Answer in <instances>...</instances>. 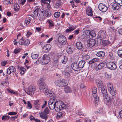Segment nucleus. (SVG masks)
Masks as SVG:
<instances>
[{
	"instance_id": "obj_34",
	"label": "nucleus",
	"mask_w": 122,
	"mask_h": 122,
	"mask_svg": "<svg viewBox=\"0 0 122 122\" xmlns=\"http://www.w3.org/2000/svg\"><path fill=\"white\" fill-rule=\"evenodd\" d=\"M20 8V7L17 4H15L14 5V9L15 11H18Z\"/></svg>"
},
{
	"instance_id": "obj_21",
	"label": "nucleus",
	"mask_w": 122,
	"mask_h": 122,
	"mask_svg": "<svg viewBox=\"0 0 122 122\" xmlns=\"http://www.w3.org/2000/svg\"><path fill=\"white\" fill-rule=\"evenodd\" d=\"M96 83L97 86L99 88V89L101 88L103 86V83L102 81L101 80H97Z\"/></svg>"
},
{
	"instance_id": "obj_2",
	"label": "nucleus",
	"mask_w": 122,
	"mask_h": 122,
	"mask_svg": "<svg viewBox=\"0 0 122 122\" xmlns=\"http://www.w3.org/2000/svg\"><path fill=\"white\" fill-rule=\"evenodd\" d=\"M92 95L94 98V102L95 106L98 105L99 103V99L97 96V88L95 87H93L92 89Z\"/></svg>"
},
{
	"instance_id": "obj_60",
	"label": "nucleus",
	"mask_w": 122,
	"mask_h": 122,
	"mask_svg": "<svg viewBox=\"0 0 122 122\" xmlns=\"http://www.w3.org/2000/svg\"><path fill=\"white\" fill-rule=\"evenodd\" d=\"M17 113L16 112H9L8 114L10 115H15Z\"/></svg>"
},
{
	"instance_id": "obj_15",
	"label": "nucleus",
	"mask_w": 122,
	"mask_h": 122,
	"mask_svg": "<svg viewBox=\"0 0 122 122\" xmlns=\"http://www.w3.org/2000/svg\"><path fill=\"white\" fill-rule=\"evenodd\" d=\"M71 66L72 69L75 71H78L80 70L78 63H77L75 62L72 64Z\"/></svg>"
},
{
	"instance_id": "obj_49",
	"label": "nucleus",
	"mask_w": 122,
	"mask_h": 122,
	"mask_svg": "<svg viewBox=\"0 0 122 122\" xmlns=\"http://www.w3.org/2000/svg\"><path fill=\"white\" fill-rule=\"evenodd\" d=\"M46 50L45 51L46 52L49 51L50 50L51 47V46L50 44H47L46 45Z\"/></svg>"
},
{
	"instance_id": "obj_41",
	"label": "nucleus",
	"mask_w": 122,
	"mask_h": 122,
	"mask_svg": "<svg viewBox=\"0 0 122 122\" xmlns=\"http://www.w3.org/2000/svg\"><path fill=\"white\" fill-rule=\"evenodd\" d=\"M45 17L44 16V15L43 13H42L41 12L40 14L38 16V19L40 20L45 19Z\"/></svg>"
},
{
	"instance_id": "obj_63",
	"label": "nucleus",
	"mask_w": 122,
	"mask_h": 122,
	"mask_svg": "<svg viewBox=\"0 0 122 122\" xmlns=\"http://www.w3.org/2000/svg\"><path fill=\"white\" fill-rule=\"evenodd\" d=\"M31 21V20L30 19H28L25 21V23L26 24H28L30 23Z\"/></svg>"
},
{
	"instance_id": "obj_19",
	"label": "nucleus",
	"mask_w": 122,
	"mask_h": 122,
	"mask_svg": "<svg viewBox=\"0 0 122 122\" xmlns=\"http://www.w3.org/2000/svg\"><path fill=\"white\" fill-rule=\"evenodd\" d=\"M39 86V88L41 92H44L47 89V86L46 84H44L43 85Z\"/></svg>"
},
{
	"instance_id": "obj_48",
	"label": "nucleus",
	"mask_w": 122,
	"mask_h": 122,
	"mask_svg": "<svg viewBox=\"0 0 122 122\" xmlns=\"http://www.w3.org/2000/svg\"><path fill=\"white\" fill-rule=\"evenodd\" d=\"M108 91L110 92V94L112 96H114L116 94V91H115L114 89H113V88L111 89L110 90H109Z\"/></svg>"
},
{
	"instance_id": "obj_14",
	"label": "nucleus",
	"mask_w": 122,
	"mask_h": 122,
	"mask_svg": "<svg viewBox=\"0 0 122 122\" xmlns=\"http://www.w3.org/2000/svg\"><path fill=\"white\" fill-rule=\"evenodd\" d=\"M51 0H41L42 2L46 4V5L47 7V8L49 10L51 7L50 5V2Z\"/></svg>"
},
{
	"instance_id": "obj_3",
	"label": "nucleus",
	"mask_w": 122,
	"mask_h": 122,
	"mask_svg": "<svg viewBox=\"0 0 122 122\" xmlns=\"http://www.w3.org/2000/svg\"><path fill=\"white\" fill-rule=\"evenodd\" d=\"M106 32L105 30H101L98 33L97 41L98 44H100L102 39L105 38L106 36Z\"/></svg>"
},
{
	"instance_id": "obj_55",
	"label": "nucleus",
	"mask_w": 122,
	"mask_h": 122,
	"mask_svg": "<svg viewBox=\"0 0 122 122\" xmlns=\"http://www.w3.org/2000/svg\"><path fill=\"white\" fill-rule=\"evenodd\" d=\"M66 38L64 39L61 42H60L59 43L62 45H65L66 43Z\"/></svg>"
},
{
	"instance_id": "obj_23",
	"label": "nucleus",
	"mask_w": 122,
	"mask_h": 122,
	"mask_svg": "<svg viewBox=\"0 0 122 122\" xmlns=\"http://www.w3.org/2000/svg\"><path fill=\"white\" fill-rule=\"evenodd\" d=\"M76 47L78 50H81L83 47L82 44L80 41L77 42L76 44Z\"/></svg>"
},
{
	"instance_id": "obj_57",
	"label": "nucleus",
	"mask_w": 122,
	"mask_h": 122,
	"mask_svg": "<svg viewBox=\"0 0 122 122\" xmlns=\"http://www.w3.org/2000/svg\"><path fill=\"white\" fill-rule=\"evenodd\" d=\"M108 91L110 90L111 89L113 88L112 85L110 83H109L108 85Z\"/></svg>"
},
{
	"instance_id": "obj_10",
	"label": "nucleus",
	"mask_w": 122,
	"mask_h": 122,
	"mask_svg": "<svg viewBox=\"0 0 122 122\" xmlns=\"http://www.w3.org/2000/svg\"><path fill=\"white\" fill-rule=\"evenodd\" d=\"M19 43L20 45L28 46L30 44V41L27 39H21L19 40Z\"/></svg>"
},
{
	"instance_id": "obj_53",
	"label": "nucleus",
	"mask_w": 122,
	"mask_h": 122,
	"mask_svg": "<svg viewBox=\"0 0 122 122\" xmlns=\"http://www.w3.org/2000/svg\"><path fill=\"white\" fill-rule=\"evenodd\" d=\"M117 54L119 57L122 58V49L118 50Z\"/></svg>"
},
{
	"instance_id": "obj_50",
	"label": "nucleus",
	"mask_w": 122,
	"mask_h": 122,
	"mask_svg": "<svg viewBox=\"0 0 122 122\" xmlns=\"http://www.w3.org/2000/svg\"><path fill=\"white\" fill-rule=\"evenodd\" d=\"M7 91L9 92L11 94L13 93L16 95L17 94V92L14 91L12 90L8 89Z\"/></svg>"
},
{
	"instance_id": "obj_29",
	"label": "nucleus",
	"mask_w": 122,
	"mask_h": 122,
	"mask_svg": "<svg viewBox=\"0 0 122 122\" xmlns=\"http://www.w3.org/2000/svg\"><path fill=\"white\" fill-rule=\"evenodd\" d=\"M58 62L57 58L55 59H54V61L52 63V64L53 67H56L58 66Z\"/></svg>"
},
{
	"instance_id": "obj_12",
	"label": "nucleus",
	"mask_w": 122,
	"mask_h": 122,
	"mask_svg": "<svg viewBox=\"0 0 122 122\" xmlns=\"http://www.w3.org/2000/svg\"><path fill=\"white\" fill-rule=\"evenodd\" d=\"M95 41L94 40L90 39L88 40L87 42V45L90 47H92L95 45Z\"/></svg>"
},
{
	"instance_id": "obj_20",
	"label": "nucleus",
	"mask_w": 122,
	"mask_h": 122,
	"mask_svg": "<svg viewBox=\"0 0 122 122\" xmlns=\"http://www.w3.org/2000/svg\"><path fill=\"white\" fill-rule=\"evenodd\" d=\"M41 13H43L45 17H49L51 16L52 14V13L51 12L46 10L42 11Z\"/></svg>"
},
{
	"instance_id": "obj_35",
	"label": "nucleus",
	"mask_w": 122,
	"mask_h": 122,
	"mask_svg": "<svg viewBox=\"0 0 122 122\" xmlns=\"http://www.w3.org/2000/svg\"><path fill=\"white\" fill-rule=\"evenodd\" d=\"M39 10V8L37 7L36 8V9L34 11V13L35 16H37L38 15Z\"/></svg>"
},
{
	"instance_id": "obj_43",
	"label": "nucleus",
	"mask_w": 122,
	"mask_h": 122,
	"mask_svg": "<svg viewBox=\"0 0 122 122\" xmlns=\"http://www.w3.org/2000/svg\"><path fill=\"white\" fill-rule=\"evenodd\" d=\"M83 59L84 61L86 60L89 59L90 58V56L87 54H84L83 55V56H82Z\"/></svg>"
},
{
	"instance_id": "obj_56",
	"label": "nucleus",
	"mask_w": 122,
	"mask_h": 122,
	"mask_svg": "<svg viewBox=\"0 0 122 122\" xmlns=\"http://www.w3.org/2000/svg\"><path fill=\"white\" fill-rule=\"evenodd\" d=\"M19 70L21 71V72H20L21 73H22V71H23V73H22L23 74L24 73V72L26 70L25 68L23 67H20Z\"/></svg>"
},
{
	"instance_id": "obj_26",
	"label": "nucleus",
	"mask_w": 122,
	"mask_h": 122,
	"mask_svg": "<svg viewBox=\"0 0 122 122\" xmlns=\"http://www.w3.org/2000/svg\"><path fill=\"white\" fill-rule=\"evenodd\" d=\"M64 91L66 93H71L72 90L70 87L68 86H65L64 88Z\"/></svg>"
},
{
	"instance_id": "obj_6",
	"label": "nucleus",
	"mask_w": 122,
	"mask_h": 122,
	"mask_svg": "<svg viewBox=\"0 0 122 122\" xmlns=\"http://www.w3.org/2000/svg\"><path fill=\"white\" fill-rule=\"evenodd\" d=\"M85 34L87 36H89L90 38H92L96 36V33L93 30H86L85 31Z\"/></svg>"
},
{
	"instance_id": "obj_16",
	"label": "nucleus",
	"mask_w": 122,
	"mask_h": 122,
	"mask_svg": "<svg viewBox=\"0 0 122 122\" xmlns=\"http://www.w3.org/2000/svg\"><path fill=\"white\" fill-rule=\"evenodd\" d=\"M45 95L47 97H52L54 94V92L47 89L44 92Z\"/></svg>"
},
{
	"instance_id": "obj_37",
	"label": "nucleus",
	"mask_w": 122,
	"mask_h": 122,
	"mask_svg": "<svg viewBox=\"0 0 122 122\" xmlns=\"http://www.w3.org/2000/svg\"><path fill=\"white\" fill-rule=\"evenodd\" d=\"M66 51L68 53L70 54H71L73 52V50L71 47H67Z\"/></svg>"
},
{
	"instance_id": "obj_47",
	"label": "nucleus",
	"mask_w": 122,
	"mask_h": 122,
	"mask_svg": "<svg viewBox=\"0 0 122 122\" xmlns=\"http://www.w3.org/2000/svg\"><path fill=\"white\" fill-rule=\"evenodd\" d=\"M105 76L107 78H110L111 77V74L109 72H107L105 73Z\"/></svg>"
},
{
	"instance_id": "obj_31",
	"label": "nucleus",
	"mask_w": 122,
	"mask_h": 122,
	"mask_svg": "<svg viewBox=\"0 0 122 122\" xmlns=\"http://www.w3.org/2000/svg\"><path fill=\"white\" fill-rule=\"evenodd\" d=\"M38 83L39 84V86L45 84V80L42 78L40 79L38 81Z\"/></svg>"
},
{
	"instance_id": "obj_30",
	"label": "nucleus",
	"mask_w": 122,
	"mask_h": 122,
	"mask_svg": "<svg viewBox=\"0 0 122 122\" xmlns=\"http://www.w3.org/2000/svg\"><path fill=\"white\" fill-rule=\"evenodd\" d=\"M112 8L115 10H117L119 8V6L116 3H114L112 5Z\"/></svg>"
},
{
	"instance_id": "obj_9",
	"label": "nucleus",
	"mask_w": 122,
	"mask_h": 122,
	"mask_svg": "<svg viewBox=\"0 0 122 122\" xmlns=\"http://www.w3.org/2000/svg\"><path fill=\"white\" fill-rule=\"evenodd\" d=\"M16 71V69L15 67L13 66H11L8 68L7 70L5 71V72L6 73V76H8L11 73L14 72Z\"/></svg>"
},
{
	"instance_id": "obj_33",
	"label": "nucleus",
	"mask_w": 122,
	"mask_h": 122,
	"mask_svg": "<svg viewBox=\"0 0 122 122\" xmlns=\"http://www.w3.org/2000/svg\"><path fill=\"white\" fill-rule=\"evenodd\" d=\"M62 75L67 78L69 77L70 76V73L67 71H63L62 72Z\"/></svg>"
},
{
	"instance_id": "obj_58",
	"label": "nucleus",
	"mask_w": 122,
	"mask_h": 122,
	"mask_svg": "<svg viewBox=\"0 0 122 122\" xmlns=\"http://www.w3.org/2000/svg\"><path fill=\"white\" fill-rule=\"evenodd\" d=\"M26 0H19L18 2L21 5H23L25 2Z\"/></svg>"
},
{
	"instance_id": "obj_1",
	"label": "nucleus",
	"mask_w": 122,
	"mask_h": 122,
	"mask_svg": "<svg viewBox=\"0 0 122 122\" xmlns=\"http://www.w3.org/2000/svg\"><path fill=\"white\" fill-rule=\"evenodd\" d=\"M49 107L51 110L55 109L56 111H59L61 110H64L66 107V105L61 101H57L54 98L50 99L48 102Z\"/></svg>"
},
{
	"instance_id": "obj_28",
	"label": "nucleus",
	"mask_w": 122,
	"mask_h": 122,
	"mask_svg": "<svg viewBox=\"0 0 122 122\" xmlns=\"http://www.w3.org/2000/svg\"><path fill=\"white\" fill-rule=\"evenodd\" d=\"M67 61V57L64 56H61V61L63 64H65Z\"/></svg>"
},
{
	"instance_id": "obj_51",
	"label": "nucleus",
	"mask_w": 122,
	"mask_h": 122,
	"mask_svg": "<svg viewBox=\"0 0 122 122\" xmlns=\"http://www.w3.org/2000/svg\"><path fill=\"white\" fill-rule=\"evenodd\" d=\"M10 118V116H4L2 117V120L5 121L8 120Z\"/></svg>"
},
{
	"instance_id": "obj_17",
	"label": "nucleus",
	"mask_w": 122,
	"mask_h": 122,
	"mask_svg": "<svg viewBox=\"0 0 122 122\" xmlns=\"http://www.w3.org/2000/svg\"><path fill=\"white\" fill-rule=\"evenodd\" d=\"M86 14L90 16H92L93 15V12L92 9L90 7H88L86 11Z\"/></svg>"
},
{
	"instance_id": "obj_5",
	"label": "nucleus",
	"mask_w": 122,
	"mask_h": 122,
	"mask_svg": "<svg viewBox=\"0 0 122 122\" xmlns=\"http://www.w3.org/2000/svg\"><path fill=\"white\" fill-rule=\"evenodd\" d=\"M107 67L111 70H115L116 69L117 66L113 62H108L106 64Z\"/></svg>"
},
{
	"instance_id": "obj_46",
	"label": "nucleus",
	"mask_w": 122,
	"mask_h": 122,
	"mask_svg": "<svg viewBox=\"0 0 122 122\" xmlns=\"http://www.w3.org/2000/svg\"><path fill=\"white\" fill-rule=\"evenodd\" d=\"M109 43V42L108 40H104L102 41V44L104 46H106L108 45Z\"/></svg>"
},
{
	"instance_id": "obj_38",
	"label": "nucleus",
	"mask_w": 122,
	"mask_h": 122,
	"mask_svg": "<svg viewBox=\"0 0 122 122\" xmlns=\"http://www.w3.org/2000/svg\"><path fill=\"white\" fill-rule=\"evenodd\" d=\"M1 85H2L3 86H7V85L9 84V82L8 81H7L5 79V81H2L1 83Z\"/></svg>"
},
{
	"instance_id": "obj_36",
	"label": "nucleus",
	"mask_w": 122,
	"mask_h": 122,
	"mask_svg": "<svg viewBox=\"0 0 122 122\" xmlns=\"http://www.w3.org/2000/svg\"><path fill=\"white\" fill-rule=\"evenodd\" d=\"M63 115V114L61 112H59L57 114L56 117L57 119H59L62 117Z\"/></svg>"
},
{
	"instance_id": "obj_4",
	"label": "nucleus",
	"mask_w": 122,
	"mask_h": 122,
	"mask_svg": "<svg viewBox=\"0 0 122 122\" xmlns=\"http://www.w3.org/2000/svg\"><path fill=\"white\" fill-rule=\"evenodd\" d=\"M55 83L57 86L62 87L65 85V84L67 83V81L64 79L56 80L55 81Z\"/></svg>"
},
{
	"instance_id": "obj_44",
	"label": "nucleus",
	"mask_w": 122,
	"mask_h": 122,
	"mask_svg": "<svg viewBox=\"0 0 122 122\" xmlns=\"http://www.w3.org/2000/svg\"><path fill=\"white\" fill-rule=\"evenodd\" d=\"M39 56V54H34L33 53H32L31 56V57L33 59H35L37 58Z\"/></svg>"
},
{
	"instance_id": "obj_7",
	"label": "nucleus",
	"mask_w": 122,
	"mask_h": 122,
	"mask_svg": "<svg viewBox=\"0 0 122 122\" xmlns=\"http://www.w3.org/2000/svg\"><path fill=\"white\" fill-rule=\"evenodd\" d=\"M50 61V58L48 56L46 55H44L42 57V64L46 65L48 64Z\"/></svg>"
},
{
	"instance_id": "obj_64",
	"label": "nucleus",
	"mask_w": 122,
	"mask_h": 122,
	"mask_svg": "<svg viewBox=\"0 0 122 122\" xmlns=\"http://www.w3.org/2000/svg\"><path fill=\"white\" fill-rule=\"evenodd\" d=\"M69 28L71 30V31L75 29L76 28V26H71L69 27Z\"/></svg>"
},
{
	"instance_id": "obj_39",
	"label": "nucleus",
	"mask_w": 122,
	"mask_h": 122,
	"mask_svg": "<svg viewBox=\"0 0 122 122\" xmlns=\"http://www.w3.org/2000/svg\"><path fill=\"white\" fill-rule=\"evenodd\" d=\"M105 98H106L107 100V102L106 103V104L107 105L111 104V101L110 98L107 96V97H106Z\"/></svg>"
},
{
	"instance_id": "obj_40",
	"label": "nucleus",
	"mask_w": 122,
	"mask_h": 122,
	"mask_svg": "<svg viewBox=\"0 0 122 122\" xmlns=\"http://www.w3.org/2000/svg\"><path fill=\"white\" fill-rule=\"evenodd\" d=\"M108 58L112 60H113L114 58V56L112 53L111 52H109V55L108 56Z\"/></svg>"
},
{
	"instance_id": "obj_8",
	"label": "nucleus",
	"mask_w": 122,
	"mask_h": 122,
	"mask_svg": "<svg viewBox=\"0 0 122 122\" xmlns=\"http://www.w3.org/2000/svg\"><path fill=\"white\" fill-rule=\"evenodd\" d=\"M35 90V87L34 86H30L27 89L26 92L29 95H32L34 94Z\"/></svg>"
},
{
	"instance_id": "obj_32",
	"label": "nucleus",
	"mask_w": 122,
	"mask_h": 122,
	"mask_svg": "<svg viewBox=\"0 0 122 122\" xmlns=\"http://www.w3.org/2000/svg\"><path fill=\"white\" fill-rule=\"evenodd\" d=\"M99 59L96 58H94L89 61V63L90 64H92L98 61Z\"/></svg>"
},
{
	"instance_id": "obj_22",
	"label": "nucleus",
	"mask_w": 122,
	"mask_h": 122,
	"mask_svg": "<svg viewBox=\"0 0 122 122\" xmlns=\"http://www.w3.org/2000/svg\"><path fill=\"white\" fill-rule=\"evenodd\" d=\"M34 105L36 109L38 110L40 108V102L39 100H36L34 101Z\"/></svg>"
},
{
	"instance_id": "obj_54",
	"label": "nucleus",
	"mask_w": 122,
	"mask_h": 122,
	"mask_svg": "<svg viewBox=\"0 0 122 122\" xmlns=\"http://www.w3.org/2000/svg\"><path fill=\"white\" fill-rule=\"evenodd\" d=\"M60 15V12H57L54 13V16L55 18H58L59 16Z\"/></svg>"
},
{
	"instance_id": "obj_45",
	"label": "nucleus",
	"mask_w": 122,
	"mask_h": 122,
	"mask_svg": "<svg viewBox=\"0 0 122 122\" xmlns=\"http://www.w3.org/2000/svg\"><path fill=\"white\" fill-rule=\"evenodd\" d=\"M66 38L64 36H61L59 37L58 39V41L59 43L61 42L64 39Z\"/></svg>"
},
{
	"instance_id": "obj_42",
	"label": "nucleus",
	"mask_w": 122,
	"mask_h": 122,
	"mask_svg": "<svg viewBox=\"0 0 122 122\" xmlns=\"http://www.w3.org/2000/svg\"><path fill=\"white\" fill-rule=\"evenodd\" d=\"M40 117L42 118L45 119L46 120L47 119V117L46 115L44 114H40Z\"/></svg>"
},
{
	"instance_id": "obj_62",
	"label": "nucleus",
	"mask_w": 122,
	"mask_h": 122,
	"mask_svg": "<svg viewBox=\"0 0 122 122\" xmlns=\"http://www.w3.org/2000/svg\"><path fill=\"white\" fill-rule=\"evenodd\" d=\"M44 112L46 114H48L49 112V110L48 107H46L45 109Z\"/></svg>"
},
{
	"instance_id": "obj_13",
	"label": "nucleus",
	"mask_w": 122,
	"mask_h": 122,
	"mask_svg": "<svg viewBox=\"0 0 122 122\" xmlns=\"http://www.w3.org/2000/svg\"><path fill=\"white\" fill-rule=\"evenodd\" d=\"M99 89L101 90V94L103 97L104 98L106 97L107 94L105 87L103 86Z\"/></svg>"
},
{
	"instance_id": "obj_59",
	"label": "nucleus",
	"mask_w": 122,
	"mask_h": 122,
	"mask_svg": "<svg viewBox=\"0 0 122 122\" xmlns=\"http://www.w3.org/2000/svg\"><path fill=\"white\" fill-rule=\"evenodd\" d=\"M27 106L28 108L29 109H31L32 108L31 105L29 101H28Z\"/></svg>"
},
{
	"instance_id": "obj_11",
	"label": "nucleus",
	"mask_w": 122,
	"mask_h": 122,
	"mask_svg": "<svg viewBox=\"0 0 122 122\" xmlns=\"http://www.w3.org/2000/svg\"><path fill=\"white\" fill-rule=\"evenodd\" d=\"M98 8L100 10L103 12H106L108 9L107 6L101 3L99 4Z\"/></svg>"
},
{
	"instance_id": "obj_61",
	"label": "nucleus",
	"mask_w": 122,
	"mask_h": 122,
	"mask_svg": "<svg viewBox=\"0 0 122 122\" xmlns=\"http://www.w3.org/2000/svg\"><path fill=\"white\" fill-rule=\"evenodd\" d=\"M117 18L115 17L113 19V20H111L110 21V23L111 24H112V25L114 24L115 22V21L114 20L116 19Z\"/></svg>"
},
{
	"instance_id": "obj_27",
	"label": "nucleus",
	"mask_w": 122,
	"mask_h": 122,
	"mask_svg": "<svg viewBox=\"0 0 122 122\" xmlns=\"http://www.w3.org/2000/svg\"><path fill=\"white\" fill-rule=\"evenodd\" d=\"M97 56L102 57H104L105 55V53L103 51H100L98 52L96 54Z\"/></svg>"
},
{
	"instance_id": "obj_24",
	"label": "nucleus",
	"mask_w": 122,
	"mask_h": 122,
	"mask_svg": "<svg viewBox=\"0 0 122 122\" xmlns=\"http://www.w3.org/2000/svg\"><path fill=\"white\" fill-rule=\"evenodd\" d=\"M86 63L85 61L84 60H81L80 61L78 64L79 68L81 69L83 68L84 66V64Z\"/></svg>"
},
{
	"instance_id": "obj_52",
	"label": "nucleus",
	"mask_w": 122,
	"mask_h": 122,
	"mask_svg": "<svg viewBox=\"0 0 122 122\" xmlns=\"http://www.w3.org/2000/svg\"><path fill=\"white\" fill-rule=\"evenodd\" d=\"M49 25V27H51L54 26V23L51 20H49L48 21Z\"/></svg>"
},
{
	"instance_id": "obj_18",
	"label": "nucleus",
	"mask_w": 122,
	"mask_h": 122,
	"mask_svg": "<svg viewBox=\"0 0 122 122\" xmlns=\"http://www.w3.org/2000/svg\"><path fill=\"white\" fill-rule=\"evenodd\" d=\"M54 2V6L56 8H59L61 5V0H55Z\"/></svg>"
},
{
	"instance_id": "obj_25",
	"label": "nucleus",
	"mask_w": 122,
	"mask_h": 122,
	"mask_svg": "<svg viewBox=\"0 0 122 122\" xmlns=\"http://www.w3.org/2000/svg\"><path fill=\"white\" fill-rule=\"evenodd\" d=\"M105 64L104 63H102L98 65L96 68V70L98 71L102 68L104 66Z\"/></svg>"
}]
</instances>
